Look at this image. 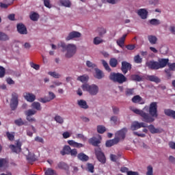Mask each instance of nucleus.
<instances>
[{
	"label": "nucleus",
	"instance_id": "22",
	"mask_svg": "<svg viewBox=\"0 0 175 175\" xmlns=\"http://www.w3.org/2000/svg\"><path fill=\"white\" fill-rule=\"evenodd\" d=\"M77 159L79 161H81L82 162H87V161H88V159H90V157L88 156H87V154H85L83 152H81L77 154Z\"/></svg>",
	"mask_w": 175,
	"mask_h": 175
},
{
	"label": "nucleus",
	"instance_id": "35",
	"mask_svg": "<svg viewBox=\"0 0 175 175\" xmlns=\"http://www.w3.org/2000/svg\"><path fill=\"white\" fill-rule=\"evenodd\" d=\"M31 107L33 109H36V110H38V111H40V110H42V106L40 105V103L38 102H33L31 104Z\"/></svg>",
	"mask_w": 175,
	"mask_h": 175
},
{
	"label": "nucleus",
	"instance_id": "3",
	"mask_svg": "<svg viewBox=\"0 0 175 175\" xmlns=\"http://www.w3.org/2000/svg\"><path fill=\"white\" fill-rule=\"evenodd\" d=\"M60 47H62L63 53L66 51V58H72L77 51V46L75 44H66L65 42H61Z\"/></svg>",
	"mask_w": 175,
	"mask_h": 175
},
{
	"label": "nucleus",
	"instance_id": "51",
	"mask_svg": "<svg viewBox=\"0 0 175 175\" xmlns=\"http://www.w3.org/2000/svg\"><path fill=\"white\" fill-rule=\"evenodd\" d=\"M10 150H12V152H16V154L18 152H21V151H20V149H18V148L16 147V146L14 145H10Z\"/></svg>",
	"mask_w": 175,
	"mask_h": 175
},
{
	"label": "nucleus",
	"instance_id": "12",
	"mask_svg": "<svg viewBox=\"0 0 175 175\" xmlns=\"http://www.w3.org/2000/svg\"><path fill=\"white\" fill-rule=\"evenodd\" d=\"M16 28L18 33H21V35H27L28 33L27 27L23 23L18 24Z\"/></svg>",
	"mask_w": 175,
	"mask_h": 175
},
{
	"label": "nucleus",
	"instance_id": "29",
	"mask_svg": "<svg viewBox=\"0 0 175 175\" xmlns=\"http://www.w3.org/2000/svg\"><path fill=\"white\" fill-rule=\"evenodd\" d=\"M131 131H137V129H140V124L137 121H135L131 124Z\"/></svg>",
	"mask_w": 175,
	"mask_h": 175
},
{
	"label": "nucleus",
	"instance_id": "30",
	"mask_svg": "<svg viewBox=\"0 0 175 175\" xmlns=\"http://www.w3.org/2000/svg\"><path fill=\"white\" fill-rule=\"evenodd\" d=\"M60 5L64 6L65 8H70L72 6V3L69 0H59Z\"/></svg>",
	"mask_w": 175,
	"mask_h": 175
},
{
	"label": "nucleus",
	"instance_id": "44",
	"mask_svg": "<svg viewBox=\"0 0 175 175\" xmlns=\"http://www.w3.org/2000/svg\"><path fill=\"white\" fill-rule=\"evenodd\" d=\"M102 64L104 66L105 70H107V72H110L111 70V68L109 66V64H107V62L106 60H101Z\"/></svg>",
	"mask_w": 175,
	"mask_h": 175
},
{
	"label": "nucleus",
	"instance_id": "46",
	"mask_svg": "<svg viewBox=\"0 0 175 175\" xmlns=\"http://www.w3.org/2000/svg\"><path fill=\"white\" fill-rule=\"evenodd\" d=\"M48 75L52 77H54V79H59V77H61V75L56 72H49Z\"/></svg>",
	"mask_w": 175,
	"mask_h": 175
},
{
	"label": "nucleus",
	"instance_id": "53",
	"mask_svg": "<svg viewBox=\"0 0 175 175\" xmlns=\"http://www.w3.org/2000/svg\"><path fill=\"white\" fill-rule=\"evenodd\" d=\"M86 66H88V68H92V69H94V68H96V64H93L90 60H88L86 62Z\"/></svg>",
	"mask_w": 175,
	"mask_h": 175
},
{
	"label": "nucleus",
	"instance_id": "34",
	"mask_svg": "<svg viewBox=\"0 0 175 175\" xmlns=\"http://www.w3.org/2000/svg\"><path fill=\"white\" fill-rule=\"evenodd\" d=\"M135 94L134 88H126L125 90V95L126 96H132Z\"/></svg>",
	"mask_w": 175,
	"mask_h": 175
},
{
	"label": "nucleus",
	"instance_id": "47",
	"mask_svg": "<svg viewBox=\"0 0 175 175\" xmlns=\"http://www.w3.org/2000/svg\"><path fill=\"white\" fill-rule=\"evenodd\" d=\"M54 120L56 122H58V124H64V118L59 115L55 116Z\"/></svg>",
	"mask_w": 175,
	"mask_h": 175
},
{
	"label": "nucleus",
	"instance_id": "62",
	"mask_svg": "<svg viewBox=\"0 0 175 175\" xmlns=\"http://www.w3.org/2000/svg\"><path fill=\"white\" fill-rule=\"evenodd\" d=\"M34 140L35 142H38V143H44V140L43 139V138L39 136L36 137Z\"/></svg>",
	"mask_w": 175,
	"mask_h": 175
},
{
	"label": "nucleus",
	"instance_id": "33",
	"mask_svg": "<svg viewBox=\"0 0 175 175\" xmlns=\"http://www.w3.org/2000/svg\"><path fill=\"white\" fill-rule=\"evenodd\" d=\"M148 40H149V42L151 44H157L158 38H157V36H148Z\"/></svg>",
	"mask_w": 175,
	"mask_h": 175
},
{
	"label": "nucleus",
	"instance_id": "24",
	"mask_svg": "<svg viewBox=\"0 0 175 175\" xmlns=\"http://www.w3.org/2000/svg\"><path fill=\"white\" fill-rule=\"evenodd\" d=\"M77 105L81 107V109H84L85 110L88 109L89 106L87 104V101L84 100H78Z\"/></svg>",
	"mask_w": 175,
	"mask_h": 175
},
{
	"label": "nucleus",
	"instance_id": "7",
	"mask_svg": "<svg viewBox=\"0 0 175 175\" xmlns=\"http://www.w3.org/2000/svg\"><path fill=\"white\" fill-rule=\"evenodd\" d=\"M95 155L101 163H106V157L105 156V153L103 152L102 149L100 148H97L95 149Z\"/></svg>",
	"mask_w": 175,
	"mask_h": 175
},
{
	"label": "nucleus",
	"instance_id": "31",
	"mask_svg": "<svg viewBox=\"0 0 175 175\" xmlns=\"http://www.w3.org/2000/svg\"><path fill=\"white\" fill-rule=\"evenodd\" d=\"M109 65L111 68H117V65H118V60L114 57L111 58L109 60Z\"/></svg>",
	"mask_w": 175,
	"mask_h": 175
},
{
	"label": "nucleus",
	"instance_id": "28",
	"mask_svg": "<svg viewBox=\"0 0 175 175\" xmlns=\"http://www.w3.org/2000/svg\"><path fill=\"white\" fill-rule=\"evenodd\" d=\"M147 80H148L149 81H153L154 83H157V84L158 83H161V79H159V78L155 77L154 75H148L147 77Z\"/></svg>",
	"mask_w": 175,
	"mask_h": 175
},
{
	"label": "nucleus",
	"instance_id": "61",
	"mask_svg": "<svg viewBox=\"0 0 175 175\" xmlns=\"http://www.w3.org/2000/svg\"><path fill=\"white\" fill-rule=\"evenodd\" d=\"M44 5L46 6V8H49V9H51V4H50V0H44Z\"/></svg>",
	"mask_w": 175,
	"mask_h": 175
},
{
	"label": "nucleus",
	"instance_id": "58",
	"mask_svg": "<svg viewBox=\"0 0 175 175\" xmlns=\"http://www.w3.org/2000/svg\"><path fill=\"white\" fill-rule=\"evenodd\" d=\"M38 100L39 102H41V103H47V102H50V100L47 97L40 98Z\"/></svg>",
	"mask_w": 175,
	"mask_h": 175
},
{
	"label": "nucleus",
	"instance_id": "23",
	"mask_svg": "<svg viewBox=\"0 0 175 175\" xmlns=\"http://www.w3.org/2000/svg\"><path fill=\"white\" fill-rule=\"evenodd\" d=\"M14 124L15 125H17V126H23V125H25V126H27V125H28V122L27 121L24 122L23 120V118H20L14 120Z\"/></svg>",
	"mask_w": 175,
	"mask_h": 175
},
{
	"label": "nucleus",
	"instance_id": "20",
	"mask_svg": "<svg viewBox=\"0 0 175 175\" xmlns=\"http://www.w3.org/2000/svg\"><path fill=\"white\" fill-rule=\"evenodd\" d=\"M126 34H124L120 39L116 41L118 46L122 49H124V44L125 43V39L126 38Z\"/></svg>",
	"mask_w": 175,
	"mask_h": 175
},
{
	"label": "nucleus",
	"instance_id": "21",
	"mask_svg": "<svg viewBox=\"0 0 175 175\" xmlns=\"http://www.w3.org/2000/svg\"><path fill=\"white\" fill-rule=\"evenodd\" d=\"M116 144H118V139L116 138L107 140L105 143L106 147H113V146H116Z\"/></svg>",
	"mask_w": 175,
	"mask_h": 175
},
{
	"label": "nucleus",
	"instance_id": "6",
	"mask_svg": "<svg viewBox=\"0 0 175 175\" xmlns=\"http://www.w3.org/2000/svg\"><path fill=\"white\" fill-rule=\"evenodd\" d=\"M10 109L12 111H14L18 106V94L13 92L12 94V98L10 103Z\"/></svg>",
	"mask_w": 175,
	"mask_h": 175
},
{
	"label": "nucleus",
	"instance_id": "54",
	"mask_svg": "<svg viewBox=\"0 0 175 175\" xmlns=\"http://www.w3.org/2000/svg\"><path fill=\"white\" fill-rule=\"evenodd\" d=\"M147 172H146V175H154L153 174V169H152V166L151 165H148L147 167Z\"/></svg>",
	"mask_w": 175,
	"mask_h": 175
},
{
	"label": "nucleus",
	"instance_id": "10",
	"mask_svg": "<svg viewBox=\"0 0 175 175\" xmlns=\"http://www.w3.org/2000/svg\"><path fill=\"white\" fill-rule=\"evenodd\" d=\"M79 38H81V33L72 31L68 33V36L66 38V42H69V40H74V39H77Z\"/></svg>",
	"mask_w": 175,
	"mask_h": 175
},
{
	"label": "nucleus",
	"instance_id": "15",
	"mask_svg": "<svg viewBox=\"0 0 175 175\" xmlns=\"http://www.w3.org/2000/svg\"><path fill=\"white\" fill-rule=\"evenodd\" d=\"M131 101L133 103H138L139 105H144L145 103L144 100H143V98L139 95L134 96L132 98Z\"/></svg>",
	"mask_w": 175,
	"mask_h": 175
},
{
	"label": "nucleus",
	"instance_id": "14",
	"mask_svg": "<svg viewBox=\"0 0 175 175\" xmlns=\"http://www.w3.org/2000/svg\"><path fill=\"white\" fill-rule=\"evenodd\" d=\"M23 96L25 98V99H26V100H27V102H34L35 99H36V96H35V94H32V93H24Z\"/></svg>",
	"mask_w": 175,
	"mask_h": 175
},
{
	"label": "nucleus",
	"instance_id": "55",
	"mask_svg": "<svg viewBox=\"0 0 175 175\" xmlns=\"http://www.w3.org/2000/svg\"><path fill=\"white\" fill-rule=\"evenodd\" d=\"M5 73H6L5 68L0 66V78L5 77Z\"/></svg>",
	"mask_w": 175,
	"mask_h": 175
},
{
	"label": "nucleus",
	"instance_id": "19",
	"mask_svg": "<svg viewBox=\"0 0 175 175\" xmlns=\"http://www.w3.org/2000/svg\"><path fill=\"white\" fill-rule=\"evenodd\" d=\"M68 144H69V146H71V147H75L76 148H81L84 147V145L83 144L77 143L74 140H68Z\"/></svg>",
	"mask_w": 175,
	"mask_h": 175
},
{
	"label": "nucleus",
	"instance_id": "63",
	"mask_svg": "<svg viewBox=\"0 0 175 175\" xmlns=\"http://www.w3.org/2000/svg\"><path fill=\"white\" fill-rule=\"evenodd\" d=\"M167 65H168L170 70H175V63H172L171 64L168 63Z\"/></svg>",
	"mask_w": 175,
	"mask_h": 175
},
{
	"label": "nucleus",
	"instance_id": "16",
	"mask_svg": "<svg viewBox=\"0 0 175 175\" xmlns=\"http://www.w3.org/2000/svg\"><path fill=\"white\" fill-rule=\"evenodd\" d=\"M137 14L139 15L142 20H146L148 16V12L144 8H141L137 11Z\"/></svg>",
	"mask_w": 175,
	"mask_h": 175
},
{
	"label": "nucleus",
	"instance_id": "2",
	"mask_svg": "<svg viewBox=\"0 0 175 175\" xmlns=\"http://www.w3.org/2000/svg\"><path fill=\"white\" fill-rule=\"evenodd\" d=\"M169 64V59H159L158 62L150 60L146 62V66L151 70H158L167 66Z\"/></svg>",
	"mask_w": 175,
	"mask_h": 175
},
{
	"label": "nucleus",
	"instance_id": "64",
	"mask_svg": "<svg viewBox=\"0 0 175 175\" xmlns=\"http://www.w3.org/2000/svg\"><path fill=\"white\" fill-rule=\"evenodd\" d=\"M111 121H112V122H113V124H117V122L118 121V117L114 116L111 117Z\"/></svg>",
	"mask_w": 175,
	"mask_h": 175
},
{
	"label": "nucleus",
	"instance_id": "4",
	"mask_svg": "<svg viewBox=\"0 0 175 175\" xmlns=\"http://www.w3.org/2000/svg\"><path fill=\"white\" fill-rule=\"evenodd\" d=\"M109 78L113 83H118V84H124L128 80L126 77L120 72H111Z\"/></svg>",
	"mask_w": 175,
	"mask_h": 175
},
{
	"label": "nucleus",
	"instance_id": "5",
	"mask_svg": "<svg viewBox=\"0 0 175 175\" xmlns=\"http://www.w3.org/2000/svg\"><path fill=\"white\" fill-rule=\"evenodd\" d=\"M82 90L87 91L90 95L95 96L99 92V88L96 85H90L88 84H83L82 85Z\"/></svg>",
	"mask_w": 175,
	"mask_h": 175
},
{
	"label": "nucleus",
	"instance_id": "37",
	"mask_svg": "<svg viewBox=\"0 0 175 175\" xmlns=\"http://www.w3.org/2000/svg\"><path fill=\"white\" fill-rule=\"evenodd\" d=\"M0 40L2 42H6V40H9V36L3 32L0 31Z\"/></svg>",
	"mask_w": 175,
	"mask_h": 175
},
{
	"label": "nucleus",
	"instance_id": "49",
	"mask_svg": "<svg viewBox=\"0 0 175 175\" xmlns=\"http://www.w3.org/2000/svg\"><path fill=\"white\" fill-rule=\"evenodd\" d=\"M6 136L10 142H13V140H14V133H10V132L8 131L6 133Z\"/></svg>",
	"mask_w": 175,
	"mask_h": 175
},
{
	"label": "nucleus",
	"instance_id": "52",
	"mask_svg": "<svg viewBox=\"0 0 175 175\" xmlns=\"http://www.w3.org/2000/svg\"><path fill=\"white\" fill-rule=\"evenodd\" d=\"M30 66L31 68H33V69H35L36 70H39L40 69V66L33 62H30Z\"/></svg>",
	"mask_w": 175,
	"mask_h": 175
},
{
	"label": "nucleus",
	"instance_id": "40",
	"mask_svg": "<svg viewBox=\"0 0 175 175\" xmlns=\"http://www.w3.org/2000/svg\"><path fill=\"white\" fill-rule=\"evenodd\" d=\"M45 175H57V173L55 172V170L48 168L46 170H44Z\"/></svg>",
	"mask_w": 175,
	"mask_h": 175
},
{
	"label": "nucleus",
	"instance_id": "50",
	"mask_svg": "<svg viewBox=\"0 0 175 175\" xmlns=\"http://www.w3.org/2000/svg\"><path fill=\"white\" fill-rule=\"evenodd\" d=\"M150 24H151V25H159L161 21L157 18H153L150 21Z\"/></svg>",
	"mask_w": 175,
	"mask_h": 175
},
{
	"label": "nucleus",
	"instance_id": "56",
	"mask_svg": "<svg viewBox=\"0 0 175 175\" xmlns=\"http://www.w3.org/2000/svg\"><path fill=\"white\" fill-rule=\"evenodd\" d=\"M70 155H71V157H77V149H71Z\"/></svg>",
	"mask_w": 175,
	"mask_h": 175
},
{
	"label": "nucleus",
	"instance_id": "45",
	"mask_svg": "<svg viewBox=\"0 0 175 175\" xmlns=\"http://www.w3.org/2000/svg\"><path fill=\"white\" fill-rule=\"evenodd\" d=\"M131 79L134 81H142V80H143V78L139 75H131Z\"/></svg>",
	"mask_w": 175,
	"mask_h": 175
},
{
	"label": "nucleus",
	"instance_id": "11",
	"mask_svg": "<svg viewBox=\"0 0 175 175\" xmlns=\"http://www.w3.org/2000/svg\"><path fill=\"white\" fill-rule=\"evenodd\" d=\"M131 69H132V64L131 63L126 61L122 62L121 70L124 75H126L128 70H131Z\"/></svg>",
	"mask_w": 175,
	"mask_h": 175
},
{
	"label": "nucleus",
	"instance_id": "42",
	"mask_svg": "<svg viewBox=\"0 0 175 175\" xmlns=\"http://www.w3.org/2000/svg\"><path fill=\"white\" fill-rule=\"evenodd\" d=\"M93 43L96 45L100 44V43H103V39L99 36L95 37L94 38Z\"/></svg>",
	"mask_w": 175,
	"mask_h": 175
},
{
	"label": "nucleus",
	"instance_id": "13",
	"mask_svg": "<svg viewBox=\"0 0 175 175\" xmlns=\"http://www.w3.org/2000/svg\"><path fill=\"white\" fill-rule=\"evenodd\" d=\"M57 168L60 169L61 170H65L68 175L70 174V172H69V165L66 164L65 162H59L57 164Z\"/></svg>",
	"mask_w": 175,
	"mask_h": 175
},
{
	"label": "nucleus",
	"instance_id": "60",
	"mask_svg": "<svg viewBox=\"0 0 175 175\" xmlns=\"http://www.w3.org/2000/svg\"><path fill=\"white\" fill-rule=\"evenodd\" d=\"M126 49H127V50H135V49H136V46L135 44H128L126 46Z\"/></svg>",
	"mask_w": 175,
	"mask_h": 175
},
{
	"label": "nucleus",
	"instance_id": "39",
	"mask_svg": "<svg viewBox=\"0 0 175 175\" xmlns=\"http://www.w3.org/2000/svg\"><path fill=\"white\" fill-rule=\"evenodd\" d=\"M98 32L99 37L103 38V35L106 33L107 31H106V29H105L104 27H98Z\"/></svg>",
	"mask_w": 175,
	"mask_h": 175
},
{
	"label": "nucleus",
	"instance_id": "25",
	"mask_svg": "<svg viewBox=\"0 0 175 175\" xmlns=\"http://www.w3.org/2000/svg\"><path fill=\"white\" fill-rule=\"evenodd\" d=\"M164 113L165 116H167V117H170L171 118L175 120V111L167 109L164 110Z\"/></svg>",
	"mask_w": 175,
	"mask_h": 175
},
{
	"label": "nucleus",
	"instance_id": "26",
	"mask_svg": "<svg viewBox=\"0 0 175 175\" xmlns=\"http://www.w3.org/2000/svg\"><path fill=\"white\" fill-rule=\"evenodd\" d=\"M90 144L94 146V147H97L98 144H100V140L98 138L93 137L89 139Z\"/></svg>",
	"mask_w": 175,
	"mask_h": 175
},
{
	"label": "nucleus",
	"instance_id": "18",
	"mask_svg": "<svg viewBox=\"0 0 175 175\" xmlns=\"http://www.w3.org/2000/svg\"><path fill=\"white\" fill-rule=\"evenodd\" d=\"M94 70L96 72V75H94V77L96 79L100 80L101 79H103V77H105V74L103 73V71L100 70L98 68H94Z\"/></svg>",
	"mask_w": 175,
	"mask_h": 175
},
{
	"label": "nucleus",
	"instance_id": "9",
	"mask_svg": "<svg viewBox=\"0 0 175 175\" xmlns=\"http://www.w3.org/2000/svg\"><path fill=\"white\" fill-rule=\"evenodd\" d=\"M126 132H128V129L123 128L115 134V139H118V143H120V140H124V139H125Z\"/></svg>",
	"mask_w": 175,
	"mask_h": 175
},
{
	"label": "nucleus",
	"instance_id": "41",
	"mask_svg": "<svg viewBox=\"0 0 175 175\" xmlns=\"http://www.w3.org/2000/svg\"><path fill=\"white\" fill-rule=\"evenodd\" d=\"M135 64H142L143 62V58L140 57V55H136L133 57Z\"/></svg>",
	"mask_w": 175,
	"mask_h": 175
},
{
	"label": "nucleus",
	"instance_id": "1",
	"mask_svg": "<svg viewBox=\"0 0 175 175\" xmlns=\"http://www.w3.org/2000/svg\"><path fill=\"white\" fill-rule=\"evenodd\" d=\"M131 110L140 116L142 121L148 124L154 122L155 118H158V103L157 102L151 103L149 107L146 105L142 110L136 108H131Z\"/></svg>",
	"mask_w": 175,
	"mask_h": 175
},
{
	"label": "nucleus",
	"instance_id": "8",
	"mask_svg": "<svg viewBox=\"0 0 175 175\" xmlns=\"http://www.w3.org/2000/svg\"><path fill=\"white\" fill-rule=\"evenodd\" d=\"M36 113V111L35 109H28L25 111V114L26 116V120L29 122H36V119L32 116H35Z\"/></svg>",
	"mask_w": 175,
	"mask_h": 175
},
{
	"label": "nucleus",
	"instance_id": "59",
	"mask_svg": "<svg viewBox=\"0 0 175 175\" xmlns=\"http://www.w3.org/2000/svg\"><path fill=\"white\" fill-rule=\"evenodd\" d=\"M88 172H90V173H94V165L91 164V163H88Z\"/></svg>",
	"mask_w": 175,
	"mask_h": 175
},
{
	"label": "nucleus",
	"instance_id": "43",
	"mask_svg": "<svg viewBox=\"0 0 175 175\" xmlns=\"http://www.w3.org/2000/svg\"><path fill=\"white\" fill-rule=\"evenodd\" d=\"M78 81H81V83H85L86 81H88V76L87 75H82L79 76L77 78Z\"/></svg>",
	"mask_w": 175,
	"mask_h": 175
},
{
	"label": "nucleus",
	"instance_id": "38",
	"mask_svg": "<svg viewBox=\"0 0 175 175\" xmlns=\"http://www.w3.org/2000/svg\"><path fill=\"white\" fill-rule=\"evenodd\" d=\"M106 131V127L103 125L97 126V132L98 133L103 134Z\"/></svg>",
	"mask_w": 175,
	"mask_h": 175
},
{
	"label": "nucleus",
	"instance_id": "17",
	"mask_svg": "<svg viewBox=\"0 0 175 175\" xmlns=\"http://www.w3.org/2000/svg\"><path fill=\"white\" fill-rule=\"evenodd\" d=\"M148 129L150 131V133L153 135L155 133H162V130L161 129H157L153 124H150L148 126Z\"/></svg>",
	"mask_w": 175,
	"mask_h": 175
},
{
	"label": "nucleus",
	"instance_id": "32",
	"mask_svg": "<svg viewBox=\"0 0 175 175\" xmlns=\"http://www.w3.org/2000/svg\"><path fill=\"white\" fill-rule=\"evenodd\" d=\"M27 159L29 163H32V162H35L36 161V157H35V154L29 153L27 156Z\"/></svg>",
	"mask_w": 175,
	"mask_h": 175
},
{
	"label": "nucleus",
	"instance_id": "57",
	"mask_svg": "<svg viewBox=\"0 0 175 175\" xmlns=\"http://www.w3.org/2000/svg\"><path fill=\"white\" fill-rule=\"evenodd\" d=\"M49 98H48V99L49 100V102H51V100H53V99H55V94L53 92H49Z\"/></svg>",
	"mask_w": 175,
	"mask_h": 175
},
{
	"label": "nucleus",
	"instance_id": "27",
	"mask_svg": "<svg viewBox=\"0 0 175 175\" xmlns=\"http://www.w3.org/2000/svg\"><path fill=\"white\" fill-rule=\"evenodd\" d=\"M72 148L69 146H64L63 150L61 151L62 155H70V151Z\"/></svg>",
	"mask_w": 175,
	"mask_h": 175
},
{
	"label": "nucleus",
	"instance_id": "36",
	"mask_svg": "<svg viewBox=\"0 0 175 175\" xmlns=\"http://www.w3.org/2000/svg\"><path fill=\"white\" fill-rule=\"evenodd\" d=\"M29 17L32 21H38V20H39V14L36 12H32Z\"/></svg>",
	"mask_w": 175,
	"mask_h": 175
},
{
	"label": "nucleus",
	"instance_id": "48",
	"mask_svg": "<svg viewBox=\"0 0 175 175\" xmlns=\"http://www.w3.org/2000/svg\"><path fill=\"white\" fill-rule=\"evenodd\" d=\"M120 0H103V3H111V5H116L118 3Z\"/></svg>",
	"mask_w": 175,
	"mask_h": 175
}]
</instances>
